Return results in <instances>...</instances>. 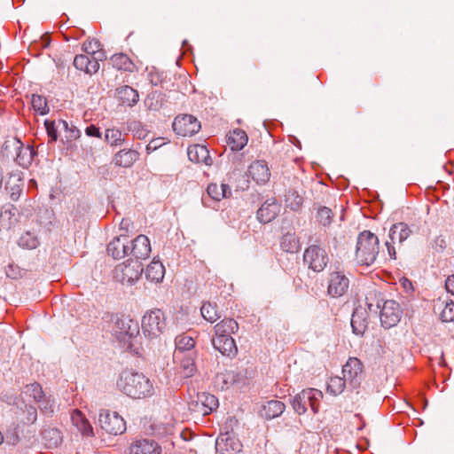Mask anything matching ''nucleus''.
<instances>
[{
  "instance_id": "1",
  "label": "nucleus",
  "mask_w": 454,
  "mask_h": 454,
  "mask_svg": "<svg viewBox=\"0 0 454 454\" xmlns=\"http://www.w3.org/2000/svg\"><path fill=\"white\" fill-rule=\"evenodd\" d=\"M117 387L121 392L133 399L148 398L154 394V387L150 379L132 370H125L120 374Z\"/></svg>"
},
{
  "instance_id": "2",
  "label": "nucleus",
  "mask_w": 454,
  "mask_h": 454,
  "mask_svg": "<svg viewBox=\"0 0 454 454\" xmlns=\"http://www.w3.org/2000/svg\"><path fill=\"white\" fill-rule=\"evenodd\" d=\"M367 307L370 312L377 313L380 309V322L385 328H390L400 321L403 311L400 305L394 300H387L381 305L382 300L379 299L376 292H371L366 296Z\"/></svg>"
},
{
  "instance_id": "3",
  "label": "nucleus",
  "mask_w": 454,
  "mask_h": 454,
  "mask_svg": "<svg viewBox=\"0 0 454 454\" xmlns=\"http://www.w3.org/2000/svg\"><path fill=\"white\" fill-rule=\"evenodd\" d=\"M380 252L379 238L370 231L359 233L356 240L355 261L360 266L372 265Z\"/></svg>"
},
{
  "instance_id": "4",
  "label": "nucleus",
  "mask_w": 454,
  "mask_h": 454,
  "mask_svg": "<svg viewBox=\"0 0 454 454\" xmlns=\"http://www.w3.org/2000/svg\"><path fill=\"white\" fill-rule=\"evenodd\" d=\"M3 150L7 157L12 158L20 166L27 168L35 154L33 147L30 145H24L21 141L16 137L7 139L4 145Z\"/></svg>"
},
{
  "instance_id": "5",
  "label": "nucleus",
  "mask_w": 454,
  "mask_h": 454,
  "mask_svg": "<svg viewBox=\"0 0 454 454\" xmlns=\"http://www.w3.org/2000/svg\"><path fill=\"white\" fill-rule=\"evenodd\" d=\"M322 398L323 393L320 390L316 388L303 389L294 397L292 406L299 415L304 414L307 411L308 406L316 414L318 411Z\"/></svg>"
},
{
  "instance_id": "6",
  "label": "nucleus",
  "mask_w": 454,
  "mask_h": 454,
  "mask_svg": "<svg viewBox=\"0 0 454 454\" xmlns=\"http://www.w3.org/2000/svg\"><path fill=\"white\" fill-rule=\"evenodd\" d=\"M333 267L327 277V294L333 298H339L348 292L350 280L342 270L340 263H334Z\"/></svg>"
},
{
  "instance_id": "7",
  "label": "nucleus",
  "mask_w": 454,
  "mask_h": 454,
  "mask_svg": "<svg viewBox=\"0 0 454 454\" xmlns=\"http://www.w3.org/2000/svg\"><path fill=\"white\" fill-rule=\"evenodd\" d=\"M166 325L165 315L159 309L147 311L142 318L143 333L151 339L157 338L163 333Z\"/></svg>"
},
{
  "instance_id": "8",
  "label": "nucleus",
  "mask_w": 454,
  "mask_h": 454,
  "mask_svg": "<svg viewBox=\"0 0 454 454\" xmlns=\"http://www.w3.org/2000/svg\"><path fill=\"white\" fill-rule=\"evenodd\" d=\"M143 272V265L137 260H129L118 264L114 270V278L121 283L132 285Z\"/></svg>"
},
{
  "instance_id": "9",
  "label": "nucleus",
  "mask_w": 454,
  "mask_h": 454,
  "mask_svg": "<svg viewBox=\"0 0 454 454\" xmlns=\"http://www.w3.org/2000/svg\"><path fill=\"white\" fill-rule=\"evenodd\" d=\"M112 332L120 341L131 346L132 339L136 338L139 333V326L137 322L132 319L115 317Z\"/></svg>"
},
{
  "instance_id": "10",
  "label": "nucleus",
  "mask_w": 454,
  "mask_h": 454,
  "mask_svg": "<svg viewBox=\"0 0 454 454\" xmlns=\"http://www.w3.org/2000/svg\"><path fill=\"white\" fill-rule=\"evenodd\" d=\"M411 232L412 231L409 225L403 222L396 223L391 226L388 233L389 240L385 242V246L390 259H396L395 245L397 244L399 247H401L403 242L411 236Z\"/></svg>"
},
{
  "instance_id": "11",
  "label": "nucleus",
  "mask_w": 454,
  "mask_h": 454,
  "mask_svg": "<svg viewBox=\"0 0 454 454\" xmlns=\"http://www.w3.org/2000/svg\"><path fill=\"white\" fill-rule=\"evenodd\" d=\"M303 261L314 272H322L329 262V256L323 247L311 245L305 249Z\"/></svg>"
},
{
  "instance_id": "12",
  "label": "nucleus",
  "mask_w": 454,
  "mask_h": 454,
  "mask_svg": "<svg viewBox=\"0 0 454 454\" xmlns=\"http://www.w3.org/2000/svg\"><path fill=\"white\" fill-rule=\"evenodd\" d=\"M98 422L101 429L109 434L118 435L126 431V422L116 411H101Z\"/></svg>"
},
{
  "instance_id": "13",
  "label": "nucleus",
  "mask_w": 454,
  "mask_h": 454,
  "mask_svg": "<svg viewBox=\"0 0 454 454\" xmlns=\"http://www.w3.org/2000/svg\"><path fill=\"white\" fill-rule=\"evenodd\" d=\"M363 364L356 357H350L342 367L343 378L347 380L348 387L357 388L363 380Z\"/></svg>"
},
{
  "instance_id": "14",
  "label": "nucleus",
  "mask_w": 454,
  "mask_h": 454,
  "mask_svg": "<svg viewBox=\"0 0 454 454\" xmlns=\"http://www.w3.org/2000/svg\"><path fill=\"white\" fill-rule=\"evenodd\" d=\"M172 127L177 135L191 137L200 129V122L192 114H183L175 118Z\"/></svg>"
},
{
  "instance_id": "15",
  "label": "nucleus",
  "mask_w": 454,
  "mask_h": 454,
  "mask_svg": "<svg viewBox=\"0 0 454 454\" xmlns=\"http://www.w3.org/2000/svg\"><path fill=\"white\" fill-rule=\"evenodd\" d=\"M190 410L200 415L210 414L218 407V399L208 393H199L195 400L190 403Z\"/></svg>"
},
{
  "instance_id": "16",
  "label": "nucleus",
  "mask_w": 454,
  "mask_h": 454,
  "mask_svg": "<svg viewBox=\"0 0 454 454\" xmlns=\"http://www.w3.org/2000/svg\"><path fill=\"white\" fill-rule=\"evenodd\" d=\"M240 441L231 433L221 434L215 442V450L219 454H237L241 451Z\"/></svg>"
},
{
  "instance_id": "17",
  "label": "nucleus",
  "mask_w": 454,
  "mask_h": 454,
  "mask_svg": "<svg viewBox=\"0 0 454 454\" xmlns=\"http://www.w3.org/2000/svg\"><path fill=\"white\" fill-rule=\"evenodd\" d=\"M20 398L23 403H30L32 401L37 403L41 409L47 410L49 408L43 388L36 382L26 385L20 394Z\"/></svg>"
},
{
  "instance_id": "18",
  "label": "nucleus",
  "mask_w": 454,
  "mask_h": 454,
  "mask_svg": "<svg viewBox=\"0 0 454 454\" xmlns=\"http://www.w3.org/2000/svg\"><path fill=\"white\" fill-rule=\"evenodd\" d=\"M248 176L258 184H266L270 178V171L264 160H254L248 168Z\"/></svg>"
},
{
  "instance_id": "19",
  "label": "nucleus",
  "mask_w": 454,
  "mask_h": 454,
  "mask_svg": "<svg viewBox=\"0 0 454 454\" xmlns=\"http://www.w3.org/2000/svg\"><path fill=\"white\" fill-rule=\"evenodd\" d=\"M161 447L151 439L134 441L129 446V454H160Z\"/></svg>"
},
{
  "instance_id": "20",
  "label": "nucleus",
  "mask_w": 454,
  "mask_h": 454,
  "mask_svg": "<svg viewBox=\"0 0 454 454\" xmlns=\"http://www.w3.org/2000/svg\"><path fill=\"white\" fill-rule=\"evenodd\" d=\"M280 205L275 199L267 200L257 210V218L262 223L273 221L280 212Z\"/></svg>"
},
{
  "instance_id": "21",
  "label": "nucleus",
  "mask_w": 454,
  "mask_h": 454,
  "mask_svg": "<svg viewBox=\"0 0 454 454\" xmlns=\"http://www.w3.org/2000/svg\"><path fill=\"white\" fill-rule=\"evenodd\" d=\"M129 239L126 235L115 237L107 246V253L114 259H121L129 254Z\"/></svg>"
},
{
  "instance_id": "22",
  "label": "nucleus",
  "mask_w": 454,
  "mask_h": 454,
  "mask_svg": "<svg viewBox=\"0 0 454 454\" xmlns=\"http://www.w3.org/2000/svg\"><path fill=\"white\" fill-rule=\"evenodd\" d=\"M151 252L149 239L145 235H138L129 247V254H132L137 261L145 259Z\"/></svg>"
},
{
  "instance_id": "23",
  "label": "nucleus",
  "mask_w": 454,
  "mask_h": 454,
  "mask_svg": "<svg viewBox=\"0 0 454 454\" xmlns=\"http://www.w3.org/2000/svg\"><path fill=\"white\" fill-rule=\"evenodd\" d=\"M75 68L83 71L86 74H96L99 69V63L95 57L80 54L76 55L74 59Z\"/></svg>"
},
{
  "instance_id": "24",
  "label": "nucleus",
  "mask_w": 454,
  "mask_h": 454,
  "mask_svg": "<svg viewBox=\"0 0 454 454\" xmlns=\"http://www.w3.org/2000/svg\"><path fill=\"white\" fill-rule=\"evenodd\" d=\"M212 343L214 348L223 356H234L238 352L237 346L231 336L214 337Z\"/></svg>"
},
{
  "instance_id": "25",
  "label": "nucleus",
  "mask_w": 454,
  "mask_h": 454,
  "mask_svg": "<svg viewBox=\"0 0 454 454\" xmlns=\"http://www.w3.org/2000/svg\"><path fill=\"white\" fill-rule=\"evenodd\" d=\"M115 96L125 106H134L139 100L137 90L129 85H123L116 89Z\"/></svg>"
},
{
  "instance_id": "26",
  "label": "nucleus",
  "mask_w": 454,
  "mask_h": 454,
  "mask_svg": "<svg viewBox=\"0 0 454 454\" xmlns=\"http://www.w3.org/2000/svg\"><path fill=\"white\" fill-rule=\"evenodd\" d=\"M176 350L174 353L175 358H179L180 356L185 355L190 352H196L194 350L195 340L192 337L186 334H180L175 340Z\"/></svg>"
},
{
  "instance_id": "27",
  "label": "nucleus",
  "mask_w": 454,
  "mask_h": 454,
  "mask_svg": "<svg viewBox=\"0 0 454 454\" xmlns=\"http://www.w3.org/2000/svg\"><path fill=\"white\" fill-rule=\"evenodd\" d=\"M195 357L196 352H190L180 356L179 358H176V360H179L180 374L182 377L190 378L195 373Z\"/></svg>"
},
{
  "instance_id": "28",
  "label": "nucleus",
  "mask_w": 454,
  "mask_h": 454,
  "mask_svg": "<svg viewBox=\"0 0 454 454\" xmlns=\"http://www.w3.org/2000/svg\"><path fill=\"white\" fill-rule=\"evenodd\" d=\"M286 409V405L279 400H270L264 403L261 410L262 417L272 419L280 416Z\"/></svg>"
},
{
  "instance_id": "29",
  "label": "nucleus",
  "mask_w": 454,
  "mask_h": 454,
  "mask_svg": "<svg viewBox=\"0 0 454 454\" xmlns=\"http://www.w3.org/2000/svg\"><path fill=\"white\" fill-rule=\"evenodd\" d=\"M71 420L73 425L77 428V430L83 436H92L93 435V428L90 424L89 420L85 418V416L82 413V411L78 410L73 411L71 414Z\"/></svg>"
},
{
  "instance_id": "30",
  "label": "nucleus",
  "mask_w": 454,
  "mask_h": 454,
  "mask_svg": "<svg viewBox=\"0 0 454 454\" xmlns=\"http://www.w3.org/2000/svg\"><path fill=\"white\" fill-rule=\"evenodd\" d=\"M18 209L13 205H5L0 213V225L4 229H11L17 222Z\"/></svg>"
},
{
  "instance_id": "31",
  "label": "nucleus",
  "mask_w": 454,
  "mask_h": 454,
  "mask_svg": "<svg viewBox=\"0 0 454 454\" xmlns=\"http://www.w3.org/2000/svg\"><path fill=\"white\" fill-rule=\"evenodd\" d=\"M367 320L365 311L362 308L354 310L351 317V326L353 333L356 335H363L367 329Z\"/></svg>"
},
{
  "instance_id": "32",
  "label": "nucleus",
  "mask_w": 454,
  "mask_h": 454,
  "mask_svg": "<svg viewBox=\"0 0 454 454\" xmlns=\"http://www.w3.org/2000/svg\"><path fill=\"white\" fill-rule=\"evenodd\" d=\"M215 337H229L239 329L238 323L232 318H224L214 327Z\"/></svg>"
},
{
  "instance_id": "33",
  "label": "nucleus",
  "mask_w": 454,
  "mask_h": 454,
  "mask_svg": "<svg viewBox=\"0 0 454 454\" xmlns=\"http://www.w3.org/2000/svg\"><path fill=\"white\" fill-rule=\"evenodd\" d=\"M187 154L189 160L193 162L200 163L203 162L206 165H209L208 160L209 152L206 146L200 145H193L188 147Z\"/></svg>"
},
{
  "instance_id": "34",
  "label": "nucleus",
  "mask_w": 454,
  "mask_h": 454,
  "mask_svg": "<svg viewBox=\"0 0 454 454\" xmlns=\"http://www.w3.org/2000/svg\"><path fill=\"white\" fill-rule=\"evenodd\" d=\"M165 276V268L160 261L153 260L145 270V278L153 283H160Z\"/></svg>"
},
{
  "instance_id": "35",
  "label": "nucleus",
  "mask_w": 454,
  "mask_h": 454,
  "mask_svg": "<svg viewBox=\"0 0 454 454\" xmlns=\"http://www.w3.org/2000/svg\"><path fill=\"white\" fill-rule=\"evenodd\" d=\"M247 133L239 129H233L228 136V145L232 151H239L247 144Z\"/></svg>"
},
{
  "instance_id": "36",
  "label": "nucleus",
  "mask_w": 454,
  "mask_h": 454,
  "mask_svg": "<svg viewBox=\"0 0 454 454\" xmlns=\"http://www.w3.org/2000/svg\"><path fill=\"white\" fill-rule=\"evenodd\" d=\"M138 153L135 150H121L114 157V162L115 165L129 168L137 160Z\"/></svg>"
},
{
  "instance_id": "37",
  "label": "nucleus",
  "mask_w": 454,
  "mask_h": 454,
  "mask_svg": "<svg viewBox=\"0 0 454 454\" xmlns=\"http://www.w3.org/2000/svg\"><path fill=\"white\" fill-rule=\"evenodd\" d=\"M23 188V181L20 174H12L5 184V189L9 192L12 200H18Z\"/></svg>"
},
{
  "instance_id": "38",
  "label": "nucleus",
  "mask_w": 454,
  "mask_h": 454,
  "mask_svg": "<svg viewBox=\"0 0 454 454\" xmlns=\"http://www.w3.org/2000/svg\"><path fill=\"white\" fill-rule=\"evenodd\" d=\"M238 381H239V374L234 370H226L215 377V383L222 389H227Z\"/></svg>"
},
{
  "instance_id": "39",
  "label": "nucleus",
  "mask_w": 454,
  "mask_h": 454,
  "mask_svg": "<svg viewBox=\"0 0 454 454\" xmlns=\"http://www.w3.org/2000/svg\"><path fill=\"white\" fill-rule=\"evenodd\" d=\"M42 436L47 448H56L62 442L61 432L57 428H44L42 432Z\"/></svg>"
},
{
  "instance_id": "40",
  "label": "nucleus",
  "mask_w": 454,
  "mask_h": 454,
  "mask_svg": "<svg viewBox=\"0 0 454 454\" xmlns=\"http://www.w3.org/2000/svg\"><path fill=\"white\" fill-rule=\"evenodd\" d=\"M207 192L214 200L219 201L223 198L229 197L231 194V190L225 184H221L220 185L210 184L207 188Z\"/></svg>"
},
{
  "instance_id": "41",
  "label": "nucleus",
  "mask_w": 454,
  "mask_h": 454,
  "mask_svg": "<svg viewBox=\"0 0 454 454\" xmlns=\"http://www.w3.org/2000/svg\"><path fill=\"white\" fill-rule=\"evenodd\" d=\"M110 62L112 66L118 70L132 72L135 67L131 59L123 53L113 55L110 59Z\"/></svg>"
},
{
  "instance_id": "42",
  "label": "nucleus",
  "mask_w": 454,
  "mask_h": 454,
  "mask_svg": "<svg viewBox=\"0 0 454 454\" xmlns=\"http://www.w3.org/2000/svg\"><path fill=\"white\" fill-rule=\"evenodd\" d=\"M164 101V95L160 91H153L149 93L145 101V106L148 110L157 111L161 108Z\"/></svg>"
},
{
  "instance_id": "43",
  "label": "nucleus",
  "mask_w": 454,
  "mask_h": 454,
  "mask_svg": "<svg viewBox=\"0 0 454 454\" xmlns=\"http://www.w3.org/2000/svg\"><path fill=\"white\" fill-rule=\"evenodd\" d=\"M39 239L34 231L24 232L18 241V245L25 249H35L39 246Z\"/></svg>"
},
{
  "instance_id": "44",
  "label": "nucleus",
  "mask_w": 454,
  "mask_h": 454,
  "mask_svg": "<svg viewBox=\"0 0 454 454\" xmlns=\"http://www.w3.org/2000/svg\"><path fill=\"white\" fill-rule=\"evenodd\" d=\"M152 427L159 435L171 434L175 427L174 419L172 417L165 418V421H157Z\"/></svg>"
},
{
  "instance_id": "45",
  "label": "nucleus",
  "mask_w": 454,
  "mask_h": 454,
  "mask_svg": "<svg viewBox=\"0 0 454 454\" xmlns=\"http://www.w3.org/2000/svg\"><path fill=\"white\" fill-rule=\"evenodd\" d=\"M281 248L288 253H294L299 248V241L294 232L285 234L280 242Z\"/></svg>"
},
{
  "instance_id": "46",
  "label": "nucleus",
  "mask_w": 454,
  "mask_h": 454,
  "mask_svg": "<svg viewBox=\"0 0 454 454\" xmlns=\"http://www.w3.org/2000/svg\"><path fill=\"white\" fill-rule=\"evenodd\" d=\"M200 313L203 318L210 323H214L220 318L216 305L209 301L203 303Z\"/></svg>"
},
{
  "instance_id": "47",
  "label": "nucleus",
  "mask_w": 454,
  "mask_h": 454,
  "mask_svg": "<svg viewBox=\"0 0 454 454\" xmlns=\"http://www.w3.org/2000/svg\"><path fill=\"white\" fill-rule=\"evenodd\" d=\"M346 384L348 382L343 377H332L327 383V391L333 395H338L344 391Z\"/></svg>"
},
{
  "instance_id": "48",
  "label": "nucleus",
  "mask_w": 454,
  "mask_h": 454,
  "mask_svg": "<svg viewBox=\"0 0 454 454\" xmlns=\"http://www.w3.org/2000/svg\"><path fill=\"white\" fill-rule=\"evenodd\" d=\"M105 140L112 146H118L124 142L125 138L119 129L110 128L106 130Z\"/></svg>"
},
{
  "instance_id": "49",
  "label": "nucleus",
  "mask_w": 454,
  "mask_h": 454,
  "mask_svg": "<svg viewBox=\"0 0 454 454\" xmlns=\"http://www.w3.org/2000/svg\"><path fill=\"white\" fill-rule=\"evenodd\" d=\"M31 104L35 111L40 114L44 115L49 113V107L45 98L40 95H33Z\"/></svg>"
},
{
  "instance_id": "50",
  "label": "nucleus",
  "mask_w": 454,
  "mask_h": 454,
  "mask_svg": "<svg viewBox=\"0 0 454 454\" xmlns=\"http://www.w3.org/2000/svg\"><path fill=\"white\" fill-rule=\"evenodd\" d=\"M333 217L332 210L327 207H322L318 209L317 219L323 226H328L331 224Z\"/></svg>"
},
{
  "instance_id": "51",
  "label": "nucleus",
  "mask_w": 454,
  "mask_h": 454,
  "mask_svg": "<svg viewBox=\"0 0 454 454\" xmlns=\"http://www.w3.org/2000/svg\"><path fill=\"white\" fill-rule=\"evenodd\" d=\"M100 50V43L92 38L88 39L82 44V51L86 53V55L94 57L96 53H98Z\"/></svg>"
},
{
  "instance_id": "52",
  "label": "nucleus",
  "mask_w": 454,
  "mask_h": 454,
  "mask_svg": "<svg viewBox=\"0 0 454 454\" xmlns=\"http://www.w3.org/2000/svg\"><path fill=\"white\" fill-rule=\"evenodd\" d=\"M61 126L67 131V138L70 140H76L81 137V131L74 126H68V123L66 121L59 120L58 122V127Z\"/></svg>"
},
{
  "instance_id": "53",
  "label": "nucleus",
  "mask_w": 454,
  "mask_h": 454,
  "mask_svg": "<svg viewBox=\"0 0 454 454\" xmlns=\"http://www.w3.org/2000/svg\"><path fill=\"white\" fill-rule=\"evenodd\" d=\"M441 319L443 322H453L454 321V302H447L442 308L441 314Z\"/></svg>"
},
{
  "instance_id": "54",
  "label": "nucleus",
  "mask_w": 454,
  "mask_h": 454,
  "mask_svg": "<svg viewBox=\"0 0 454 454\" xmlns=\"http://www.w3.org/2000/svg\"><path fill=\"white\" fill-rule=\"evenodd\" d=\"M4 439L7 444L16 445L20 442L19 430L18 427H15L12 429H9L5 433Z\"/></svg>"
},
{
  "instance_id": "55",
  "label": "nucleus",
  "mask_w": 454,
  "mask_h": 454,
  "mask_svg": "<svg viewBox=\"0 0 454 454\" xmlns=\"http://www.w3.org/2000/svg\"><path fill=\"white\" fill-rule=\"evenodd\" d=\"M44 125H45V128H46L47 134H48L49 137L51 138V140L52 142L57 141V139H58V130H57V128L58 127L56 126L55 121H45Z\"/></svg>"
},
{
  "instance_id": "56",
  "label": "nucleus",
  "mask_w": 454,
  "mask_h": 454,
  "mask_svg": "<svg viewBox=\"0 0 454 454\" xmlns=\"http://www.w3.org/2000/svg\"><path fill=\"white\" fill-rule=\"evenodd\" d=\"M26 409H27V422L33 424L37 419L36 409L32 405H27V404H26Z\"/></svg>"
},
{
  "instance_id": "57",
  "label": "nucleus",
  "mask_w": 454,
  "mask_h": 454,
  "mask_svg": "<svg viewBox=\"0 0 454 454\" xmlns=\"http://www.w3.org/2000/svg\"><path fill=\"white\" fill-rule=\"evenodd\" d=\"M85 133L89 137H101V132L99 131L98 128H97L95 125H90L86 128Z\"/></svg>"
},
{
  "instance_id": "58",
  "label": "nucleus",
  "mask_w": 454,
  "mask_h": 454,
  "mask_svg": "<svg viewBox=\"0 0 454 454\" xmlns=\"http://www.w3.org/2000/svg\"><path fill=\"white\" fill-rule=\"evenodd\" d=\"M445 287L449 293L454 294V274L446 279Z\"/></svg>"
},
{
  "instance_id": "59",
  "label": "nucleus",
  "mask_w": 454,
  "mask_h": 454,
  "mask_svg": "<svg viewBox=\"0 0 454 454\" xmlns=\"http://www.w3.org/2000/svg\"><path fill=\"white\" fill-rule=\"evenodd\" d=\"M435 242H441V247H444V240L442 239H440V238H437V239L435 240Z\"/></svg>"
},
{
  "instance_id": "60",
  "label": "nucleus",
  "mask_w": 454,
  "mask_h": 454,
  "mask_svg": "<svg viewBox=\"0 0 454 454\" xmlns=\"http://www.w3.org/2000/svg\"><path fill=\"white\" fill-rule=\"evenodd\" d=\"M4 435L3 434V433L0 431V445L4 442Z\"/></svg>"
},
{
  "instance_id": "61",
  "label": "nucleus",
  "mask_w": 454,
  "mask_h": 454,
  "mask_svg": "<svg viewBox=\"0 0 454 454\" xmlns=\"http://www.w3.org/2000/svg\"><path fill=\"white\" fill-rule=\"evenodd\" d=\"M30 182L34 184H35V182L34 181V179H31Z\"/></svg>"
}]
</instances>
